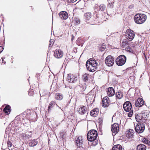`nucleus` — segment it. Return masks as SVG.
I'll return each instance as SVG.
<instances>
[{
  "mask_svg": "<svg viewBox=\"0 0 150 150\" xmlns=\"http://www.w3.org/2000/svg\"><path fill=\"white\" fill-rule=\"evenodd\" d=\"M38 142L37 139H33L29 143V146L31 147H34L38 143Z\"/></svg>",
  "mask_w": 150,
  "mask_h": 150,
  "instance_id": "obj_25",
  "label": "nucleus"
},
{
  "mask_svg": "<svg viewBox=\"0 0 150 150\" xmlns=\"http://www.w3.org/2000/svg\"><path fill=\"white\" fill-rule=\"evenodd\" d=\"M131 47L129 46L127 47L126 48V51H128L129 52H131Z\"/></svg>",
  "mask_w": 150,
  "mask_h": 150,
  "instance_id": "obj_40",
  "label": "nucleus"
},
{
  "mask_svg": "<svg viewBox=\"0 0 150 150\" xmlns=\"http://www.w3.org/2000/svg\"><path fill=\"white\" fill-rule=\"evenodd\" d=\"M145 124L144 123H139L135 127L136 132L138 133H141L143 132L145 129Z\"/></svg>",
  "mask_w": 150,
  "mask_h": 150,
  "instance_id": "obj_5",
  "label": "nucleus"
},
{
  "mask_svg": "<svg viewBox=\"0 0 150 150\" xmlns=\"http://www.w3.org/2000/svg\"><path fill=\"white\" fill-rule=\"evenodd\" d=\"M49 47H51L54 43V41L53 39H51L49 42Z\"/></svg>",
  "mask_w": 150,
  "mask_h": 150,
  "instance_id": "obj_36",
  "label": "nucleus"
},
{
  "mask_svg": "<svg viewBox=\"0 0 150 150\" xmlns=\"http://www.w3.org/2000/svg\"><path fill=\"white\" fill-rule=\"evenodd\" d=\"M99 8L101 11H104L105 9L106 6L103 4H101L99 6Z\"/></svg>",
  "mask_w": 150,
  "mask_h": 150,
  "instance_id": "obj_33",
  "label": "nucleus"
},
{
  "mask_svg": "<svg viewBox=\"0 0 150 150\" xmlns=\"http://www.w3.org/2000/svg\"><path fill=\"white\" fill-rule=\"evenodd\" d=\"M144 104L143 99L142 98H138L137 100L135 101V105L137 107H141Z\"/></svg>",
  "mask_w": 150,
  "mask_h": 150,
  "instance_id": "obj_15",
  "label": "nucleus"
},
{
  "mask_svg": "<svg viewBox=\"0 0 150 150\" xmlns=\"http://www.w3.org/2000/svg\"><path fill=\"white\" fill-rule=\"evenodd\" d=\"M97 66V63L95 60L90 59L86 62V66L88 70L93 72L96 71Z\"/></svg>",
  "mask_w": 150,
  "mask_h": 150,
  "instance_id": "obj_2",
  "label": "nucleus"
},
{
  "mask_svg": "<svg viewBox=\"0 0 150 150\" xmlns=\"http://www.w3.org/2000/svg\"><path fill=\"white\" fill-rule=\"evenodd\" d=\"M142 141L144 143L148 145L149 144L150 142L147 139L144 138L142 139Z\"/></svg>",
  "mask_w": 150,
  "mask_h": 150,
  "instance_id": "obj_35",
  "label": "nucleus"
},
{
  "mask_svg": "<svg viewBox=\"0 0 150 150\" xmlns=\"http://www.w3.org/2000/svg\"><path fill=\"white\" fill-rule=\"evenodd\" d=\"M135 36V34L134 31L130 30L127 29L125 33V36L126 38L129 41H132L134 38Z\"/></svg>",
  "mask_w": 150,
  "mask_h": 150,
  "instance_id": "obj_6",
  "label": "nucleus"
},
{
  "mask_svg": "<svg viewBox=\"0 0 150 150\" xmlns=\"http://www.w3.org/2000/svg\"><path fill=\"white\" fill-rule=\"evenodd\" d=\"M98 136L97 131L93 129L89 131L87 135V139L90 142H92L91 144L95 146L98 144V141L96 139Z\"/></svg>",
  "mask_w": 150,
  "mask_h": 150,
  "instance_id": "obj_1",
  "label": "nucleus"
},
{
  "mask_svg": "<svg viewBox=\"0 0 150 150\" xmlns=\"http://www.w3.org/2000/svg\"><path fill=\"white\" fill-rule=\"evenodd\" d=\"M88 76L89 75L88 74H87L86 73L84 74L82 76L83 80H84V81H86L88 80Z\"/></svg>",
  "mask_w": 150,
  "mask_h": 150,
  "instance_id": "obj_32",
  "label": "nucleus"
},
{
  "mask_svg": "<svg viewBox=\"0 0 150 150\" xmlns=\"http://www.w3.org/2000/svg\"><path fill=\"white\" fill-rule=\"evenodd\" d=\"M137 150H146V146L143 144H140L137 146Z\"/></svg>",
  "mask_w": 150,
  "mask_h": 150,
  "instance_id": "obj_23",
  "label": "nucleus"
},
{
  "mask_svg": "<svg viewBox=\"0 0 150 150\" xmlns=\"http://www.w3.org/2000/svg\"><path fill=\"white\" fill-rule=\"evenodd\" d=\"M141 114L142 115V117L144 120V122H145L147 119V117L149 115V112L147 111H144L142 112Z\"/></svg>",
  "mask_w": 150,
  "mask_h": 150,
  "instance_id": "obj_19",
  "label": "nucleus"
},
{
  "mask_svg": "<svg viewBox=\"0 0 150 150\" xmlns=\"http://www.w3.org/2000/svg\"><path fill=\"white\" fill-rule=\"evenodd\" d=\"M126 61V57L124 55L119 56L116 59L115 62L116 64L119 66L123 65Z\"/></svg>",
  "mask_w": 150,
  "mask_h": 150,
  "instance_id": "obj_4",
  "label": "nucleus"
},
{
  "mask_svg": "<svg viewBox=\"0 0 150 150\" xmlns=\"http://www.w3.org/2000/svg\"><path fill=\"white\" fill-rule=\"evenodd\" d=\"M132 106L129 101H127L125 102L123 105V108L126 112H129L131 109Z\"/></svg>",
  "mask_w": 150,
  "mask_h": 150,
  "instance_id": "obj_9",
  "label": "nucleus"
},
{
  "mask_svg": "<svg viewBox=\"0 0 150 150\" xmlns=\"http://www.w3.org/2000/svg\"><path fill=\"white\" fill-rule=\"evenodd\" d=\"M11 109L10 106L7 105L6 106L4 109V111L6 115H8L10 112Z\"/></svg>",
  "mask_w": 150,
  "mask_h": 150,
  "instance_id": "obj_21",
  "label": "nucleus"
},
{
  "mask_svg": "<svg viewBox=\"0 0 150 150\" xmlns=\"http://www.w3.org/2000/svg\"><path fill=\"white\" fill-rule=\"evenodd\" d=\"M59 18L65 20L68 18L67 13L65 11H62L60 12L59 14Z\"/></svg>",
  "mask_w": 150,
  "mask_h": 150,
  "instance_id": "obj_14",
  "label": "nucleus"
},
{
  "mask_svg": "<svg viewBox=\"0 0 150 150\" xmlns=\"http://www.w3.org/2000/svg\"><path fill=\"white\" fill-rule=\"evenodd\" d=\"M60 124V123H58V124L56 125V126L57 127L58 126V125H59Z\"/></svg>",
  "mask_w": 150,
  "mask_h": 150,
  "instance_id": "obj_49",
  "label": "nucleus"
},
{
  "mask_svg": "<svg viewBox=\"0 0 150 150\" xmlns=\"http://www.w3.org/2000/svg\"><path fill=\"white\" fill-rule=\"evenodd\" d=\"M113 3L114 2L109 3L107 5V8H112L113 7Z\"/></svg>",
  "mask_w": 150,
  "mask_h": 150,
  "instance_id": "obj_37",
  "label": "nucleus"
},
{
  "mask_svg": "<svg viewBox=\"0 0 150 150\" xmlns=\"http://www.w3.org/2000/svg\"><path fill=\"white\" fill-rule=\"evenodd\" d=\"M28 94L29 96H32L34 94V92L32 90H30L29 91Z\"/></svg>",
  "mask_w": 150,
  "mask_h": 150,
  "instance_id": "obj_39",
  "label": "nucleus"
},
{
  "mask_svg": "<svg viewBox=\"0 0 150 150\" xmlns=\"http://www.w3.org/2000/svg\"><path fill=\"white\" fill-rule=\"evenodd\" d=\"M7 144L9 149L10 150L12 149V148H11L12 146V143L8 141L7 142Z\"/></svg>",
  "mask_w": 150,
  "mask_h": 150,
  "instance_id": "obj_38",
  "label": "nucleus"
},
{
  "mask_svg": "<svg viewBox=\"0 0 150 150\" xmlns=\"http://www.w3.org/2000/svg\"><path fill=\"white\" fill-rule=\"evenodd\" d=\"M134 7L133 5H131L129 6V8L130 9H132Z\"/></svg>",
  "mask_w": 150,
  "mask_h": 150,
  "instance_id": "obj_45",
  "label": "nucleus"
},
{
  "mask_svg": "<svg viewBox=\"0 0 150 150\" xmlns=\"http://www.w3.org/2000/svg\"><path fill=\"white\" fill-rule=\"evenodd\" d=\"M111 131L112 132L115 134V135L118 132L119 130V126L117 123H114L111 127Z\"/></svg>",
  "mask_w": 150,
  "mask_h": 150,
  "instance_id": "obj_12",
  "label": "nucleus"
},
{
  "mask_svg": "<svg viewBox=\"0 0 150 150\" xmlns=\"http://www.w3.org/2000/svg\"><path fill=\"white\" fill-rule=\"evenodd\" d=\"M78 112L81 115H86L88 113L86 107L84 106L80 107L78 110Z\"/></svg>",
  "mask_w": 150,
  "mask_h": 150,
  "instance_id": "obj_11",
  "label": "nucleus"
},
{
  "mask_svg": "<svg viewBox=\"0 0 150 150\" xmlns=\"http://www.w3.org/2000/svg\"><path fill=\"white\" fill-rule=\"evenodd\" d=\"M55 98L57 100H61L63 98V96L61 93H57L56 94Z\"/></svg>",
  "mask_w": 150,
  "mask_h": 150,
  "instance_id": "obj_28",
  "label": "nucleus"
},
{
  "mask_svg": "<svg viewBox=\"0 0 150 150\" xmlns=\"http://www.w3.org/2000/svg\"><path fill=\"white\" fill-rule=\"evenodd\" d=\"M110 103L109 98L107 96L105 97L102 100V105L104 107H108Z\"/></svg>",
  "mask_w": 150,
  "mask_h": 150,
  "instance_id": "obj_13",
  "label": "nucleus"
},
{
  "mask_svg": "<svg viewBox=\"0 0 150 150\" xmlns=\"http://www.w3.org/2000/svg\"><path fill=\"white\" fill-rule=\"evenodd\" d=\"M77 79V77L76 76L71 74H68L67 78V81L70 83L75 82Z\"/></svg>",
  "mask_w": 150,
  "mask_h": 150,
  "instance_id": "obj_10",
  "label": "nucleus"
},
{
  "mask_svg": "<svg viewBox=\"0 0 150 150\" xmlns=\"http://www.w3.org/2000/svg\"><path fill=\"white\" fill-rule=\"evenodd\" d=\"M74 22L76 24H79L80 21L79 19L77 18H75L74 19Z\"/></svg>",
  "mask_w": 150,
  "mask_h": 150,
  "instance_id": "obj_34",
  "label": "nucleus"
},
{
  "mask_svg": "<svg viewBox=\"0 0 150 150\" xmlns=\"http://www.w3.org/2000/svg\"><path fill=\"white\" fill-rule=\"evenodd\" d=\"M40 76V74H36V77H37L38 79V77H39Z\"/></svg>",
  "mask_w": 150,
  "mask_h": 150,
  "instance_id": "obj_46",
  "label": "nucleus"
},
{
  "mask_svg": "<svg viewBox=\"0 0 150 150\" xmlns=\"http://www.w3.org/2000/svg\"><path fill=\"white\" fill-rule=\"evenodd\" d=\"M133 113V112L131 111L129 112V113L128 114V116L129 117H131L132 116V114Z\"/></svg>",
  "mask_w": 150,
  "mask_h": 150,
  "instance_id": "obj_44",
  "label": "nucleus"
},
{
  "mask_svg": "<svg viewBox=\"0 0 150 150\" xmlns=\"http://www.w3.org/2000/svg\"><path fill=\"white\" fill-rule=\"evenodd\" d=\"M135 118L137 122L139 123L143 122L144 123L145 122H144V120L142 117L141 113L136 114L135 115Z\"/></svg>",
  "mask_w": 150,
  "mask_h": 150,
  "instance_id": "obj_16",
  "label": "nucleus"
},
{
  "mask_svg": "<svg viewBox=\"0 0 150 150\" xmlns=\"http://www.w3.org/2000/svg\"><path fill=\"white\" fill-rule=\"evenodd\" d=\"M105 63L107 66H112L114 63V58L111 55L108 56L105 59Z\"/></svg>",
  "mask_w": 150,
  "mask_h": 150,
  "instance_id": "obj_7",
  "label": "nucleus"
},
{
  "mask_svg": "<svg viewBox=\"0 0 150 150\" xmlns=\"http://www.w3.org/2000/svg\"><path fill=\"white\" fill-rule=\"evenodd\" d=\"M83 141L82 137H79L76 140V143L77 146L79 147L82 146V145L83 144Z\"/></svg>",
  "mask_w": 150,
  "mask_h": 150,
  "instance_id": "obj_18",
  "label": "nucleus"
},
{
  "mask_svg": "<svg viewBox=\"0 0 150 150\" xmlns=\"http://www.w3.org/2000/svg\"><path fill=\"white\" fill-rule=\"evenodd\" d=\"M63 52L61 50L56 49L54 51V56L57 59L62 58L63 55Z\"/></svg>",
  "mask_w": 150,
  "mask_h": 150,
  "instance_id": "obj_8",
  "label": "nucleus"
},
{
  "mask_svg": "<svg viewBox=\"0 0 150 150\" xmlns=\"http://www.w3.org/2000/svg\"><path fill=\"white\" fill-rule=\"evenodd\" d=\"M93 96H87L86 97V101L88 103H93Z\"/></svg>",
  "mask_w": 150,
  "mask_h": 150,
  "instance_id": "obj_29",
  "label": "nucleus"
},
{
  "mask_svg": "<svg viewBox=\"0 0 150 150\" xmlns=\"http://www.w3.org/2000/svg\"><path fill=\"white\" fill-rule=\"evenodd\" d=\"M107 93L109 97H112L114 95L115 91L112 87H109L108 89Z\"/></svg>",
  "mask_w": 150,
  "mask_h": 150,
  "instance_id": "obj_17",
  "label": "nucleus"
},
{
  "mask_svg": "<svg viewBox=\"0 0 150 150\" xmlns=\"http://www.w3.org/2000/svg\"><path fill=\"white\" fill-rule=\"evenodd\" d=\"M23 136L26 137L27 138H30V137H31V136H30L29 135H28V134H24L23 135Z\"/></svg>",
  "mask_w": 150,
  "mask_h": 150,
  "instance_id": "obj_41",
  "label": "nucleus"
},
{
  "mask_svg": "<svg viewBox=\"0 0 150 150\" xmlns=\"http://www.w3.org/2000/svg\"><path fill=\"white\" fill-rule=\"evenodd\" d=\"M105 47L104 46V47H102L101 50L102 51H103L105 50Z\"/></svg>",
  "mask_w": 150,
  "mask_h": 150,
  "instance_id": "obj_47",
  "label": "nucleus"
},
{
  "mask_svg": "<svg viewBox=\"0 0 150 150\" xmlns=\"http://www.w3.org/2000/svg\"><path fill=\"white\" fill-rule=\"evenodd\" d=\"M84 16L86 20L88 21L92 16L90 12L86 13L84 14Z\"/></svg>",
  "mask_w": 150,
  "mask_h": 150,
  "instance_id": "obj_24",
  "label": "nucleus"
},
{
  "mask_svg": "<svg viewBox=\"0 0 150 150\" xmlns=\"http://www.w3.org/2000/svg\"><path fill=\"white\" fill-rule=\"evenodd\" d=\"M112 150H122V146L119 144L115 145L113 147Z\"/></svg>",
  "mask_w": 150,
  "mask_h": 150,
  "instance_id": "obj_30",
  "label": "nucleus"
},
{
  "mask_svg": "<svg viewBox=\"0 0 150 150\" xmlns=\"http://www.w3.org/2000/svg\"><path fill=\"white\" fill-rule=\"evenodd\" d=\"M77 0H70L72 2V3L75 2Z\"/></svg>",
  "mask_w": 150,
  "mask_h": 150,
  "instance_id": "obj_48",
  "label": "nucleus"
},
{
  "mask_svg": "<svg viewBox=\"0 0 150 150\" xmlns=\"http://www.w3.org/2000/svg\"><path fill=\"white\" fill-rule=\"evenodd\" d=\"M5 58L2 57V63L3 64H6V62L5 61H4V59Z\"/></svg>",
  "mask_w": 150,
  "mask_h": 150,
  "instance_id": "obj_43",
  "label": "nucleus"
},
{
  "mask_svg": "<svg viewBox=\"0 0 150 150\" xmlns=\"http://www.w3.org/2000/svg\"><path fill=\"white\" fill-rule=\"evenodd\" d=\"M134 131L132 129H130L127 132V136L128 137H131L133 134Z\"/></svg>",
  "mask_w": 150,
  "mask_h": 150,
  "instance_id": "obj_26",
  "label": "nucleus"
},
{
  "mask_svg": "<svg viewBox=\"0 0 150 150\" xmlns=\"http://www.w3.org/2000/svg\"><path fill=\"white\" fill-rule=\"evenodd\" d=\"M56 104V103L54 101H51L50 103L48 108L47 110L48 112H50L51 109Z\"/></svg>",
  "mask_w": 150,
  "mask_h": 150,
  "instance_id": "obj_22",
  "label": "nucleus"
},
{
  "mask_svg": "<svg viewBox=\"0 0 150 150\" xmlns=\"http://www.w3.org/2000/svg\"><path fill=\"white\" fill-rule=\"evenodd\" d=\"M115 95L117 98L118 99H120L123 97V95L121 92H118L116 93Z\"/></svg>",
  "mask_w": 150,
  "mask_h": 150,
  "instance_id": "obj_31",
  "label": "nucleus"
},
{
  "mask_svg": "<svg viewBox=\"0 0 150 150\" xmlns=\"http://www.w3.org/2000/svg\"><path fill=\"white\" fill-rule=\"evenodd\" d=\"M146 19V16L143 14H137L134 17V19L135 22L140 24L144 23Z\"/></svg>",
  "mask_w": 150,
  "mask_h": 150,
  "instance_id": "obj_3",
  "label": "nucleus"
},
{
  "mask_svg": "<svg viewBox=\"0 0 150 150\" xmlns=\"http://www.w3.org/2000/svg\"><path fill=\"white\" fill-rule=\"evenodd\" d=\"M4 48L3 46H0V54L3 51Z\"/></svg>",
  "mask_w": 150,
  "mask_h": 150,
  "instance_id": "obj_42",
  "label": "nucleus"
},
{
  "mask_svg": "<svg viewBox=\"0 0 150 150\" xmlns=\"http://www.w3.org/2000/svg\"><path fill=\"white\" fill-rule=\"evenodd\" d=\"M128 42L127 39L124 40L121 44V47L122 48H125L126 45H128Z\"/></svg>",
  "mask_w": 150,
  "mask_h": 150,
  "instance_id": "obj_27",
  "label": "nucleus"
},
{
  "mask_svg": "<svg viewBox=\"0 0 150 150\" xmlns=\"http://www.w3.org/2000/svg\"><path fill=\"white\" fill-rule=\"evenodd\" d=\"M98 112L99 109L98 108L94 109L91 111L90 114L92 116L96 117L98 115Z\"/></svg>",
  "mask_w": 150,
  "mask_h": 150,
  "instance_id": "obj_20",
  "label": "nucleus"
}]
</instances>
